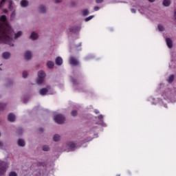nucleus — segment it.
Instances as JSON below:
<instances>
[{
	"instance_id": "1",
	"label": "nucleus",
	"mask_w": 176,
	"mask_h": 176,
	"mask_svg": "<svg viewBox=\"0 0 176 176\" xmlns=\"http://www.w3.org/2000/svg\"><path fill=\"white\" fill-rule=\"evenodd\" d=\"M13 35L14 31L9 25L0 22V43H6L10 46H14L13 44Z\"/></svg>"
},
{
	"instance_id": "2",
	"label": "nucleus",
	"mask_w": 176,
	"mask_h": 176,
	"mask_svg": "<svg viewBox=\"0 0 176 176\" xmlns=\"http://www.w3.org/2000/svg\"><path fill=\"white\" fill-rule=\"evenodd\" d=\"M38 79L36 80L37 85L41 86V85H43L45 83V78H46V74L43 71H39L38 72Z\"/></svg>"
},
{
	"instance_id": "3",
	"label": "nucleus",
	"mask_w": 176,
	"mask_h": 176,
	"mask_svg": "<svg viewBox=\"0 0 176 176\" xmlns=\"http://www.w3.org/2000/svg\"><path fill=\"white\" fill-rule=\"evenodd\" d=\"M54 120L58 124H63L65 122V117L61 114H58L54 116Z\"/></svg>"
},
{
	"instance_id": "4",
	"label": "nucleus",
	"mask_w": 176,
	"mask_h": 176,
	"mask_svg": "<svg viewBox=\"0 0 176 176\" xmlns=\"http://www.w3.org/2000/svg\"><path fill=\"white\" fill-rule=\"evenodd\" d=\"M8 168V165L6 163L2 162H0V176L5 175L6 174V169Z\"/></svg>"
},
{
	"instance_id": "5",
	"label": "nucleus",
	"mask_w": 176,
	"mask_h": 176,
	"mask_svg": "<svg viewBox=\"0 0 176 176\" xmlns=\"http://www.w3.org/2000/svg\"><path fill=\"white\" fill-rule=\"evenodd\" d=\"M69 64L70 65H74V66L79 65V60H78V59L74 56H72L69 58Z\"/></svg>"
},
{
	"instance_id": "6",
	"label": "nucleus",
	"mask_w": 176,
	"mask_h": 176,
	"mask_svg": "<svg viewBox=\"0 0 176 176\" xmlns=\"http://www.w3.org/2000/svg\"><path fill=\"white\" fill-rule=\"evenodd\" d=\"M49 90H50V86H47L45 88H42L40 89L39 94L41 96H46Z\"/></svg>"
},
{
	"instance_id": "7",
	"label": "nucleus",
	"mask_w": 176,
	"mask_h": 176,
	"mask_svg": "<svg viewBox=\"0 0 176 176\" xmlns=\"http://www.w3.org/2000/svg\"><path fill=\"white\" fill-rule=\"evenodd\" d=\"M67 146L70 151H75V148H76V144L74 142H69L67 143Z\"/></svg>"
},
{
	"instance_id": "8",
	"label": "nucleus",
	"mask_w": 176,
	"mask_h": 176,
	"mask_svg": "<svg viewBox=\"0 0 176 176\" xmlns=\"http://www.w3.org/2000/svg\"><path fill=\"white\" fill-rule=\"evenodd\" d=\"M32 58V54L30 51H26L25 53V59L26 60H31Z\"/></svg>"
},
{
	"instance_id": "9",
	"label": "nucleus",
	"mask_w": 176,
	"mask_h": 176,
	"mask_svg": "<svg viewBox=\"0 0 176 176\" xmlns=\"http://www.w3.org/2000/svg\"><path fill=\"white\" fill-rule=\"evenodd\" d=\"M8 122H14L16 120V116L13 113H9L8 116Z\"/></svg>"
},
{
	"instance_id": "10",
	"label": "nucleus",
	"mask_w": 176,
	"mask_h": 176,
	"mask_svg": "<svg viewBox=\"0 0 176 176\" xmlns=\"http://www.w3.org/2000/svg\"><path fill=\"white\" fill-rule=\"evenodd\" d=\"M166 45H167L168 47H169V49H172L173 48V41L171 40V38H166Z\"/></svg>"
},
{
	"instance_id": "11",
	"label": "nucleus",
	"mask_w": 176,
	"mask_h": 176,
	"mask_svg": "<svg viewBox=\"0 0 176 176\" xmlns=\"http://www.w3.org/2000/svg\"><path fill=\"white\" fill-rule=\"evenodd\" d=\"M55 64L56 65H63V58L58 56L55 60Z\"/></svg>"
},
{
	"instance_id": "12",
	"label": "nucleus",
	"mask_w": 176,
	"mask_h": 176,
	"mask_svg": "<svg viewBox=\"0 0 176 176\" xmlns=\"http://www.w3.org/2000/svg\"><path fill=\"white\" fill-rule=\"evenodd\" d=\"M2 58L4 60H8V58H10V52H3L2 54Z\"/></svg>"
},
{
	"instance_id": "13",
	"label": "nucleus",
	"mask_w": 176,
	"mask_h": 176,
	"mask_svg": "<svg viewBox=\"0 0 176 176\" xmlns=\"http://www.w3.org/2000/svg\"><path fill=\"white\" fill-rule=\"evenodd\" d=\"M47 68H50V69H52V68L54 67V62H53L52 60H49L47 63Z\"/></svg>"
},
{
	"instance_id": "14",
	"label": "nucleus",
	"mask_w": 176,
	"mask_h": 176,
	"mask_svg": "<svg viewBox=\"0 0 176 176\" xmlns=\"http://www.w3.org/2000/svg\"><path fill=\"white\" fill-rule=\"evenodd\" d=\"M18 145L19 146H25V142L23 139H19L18 140Z\"/></svg>"
},
{
	"instance_id": "15",
	"label": "nucleus",
	"mask_w": 176,
	"mask_h": 176,
	"mask_svg": "<svg viewBox=\"0 0 176 176\" xmlns=\"http://www.w3.org/2000/svg\"><path fill=\"white\" fill-rule=\"evenodd\" d=\"M38 36V34L33 32L30 35V39H32V41H35V39H36Z\"/></svg>"
},
{
	"instance_id": "16",
	"label": "nucleus",
	"mask_w": 176,
	"mask_h": 176,
	"mask_svg": "<svg viewBox=\"0 0 176 176\" xmlns=\"http://www.w3.org/2000/svg\"><path fill=\"white\" fill-rule=\"evenodd\" d=\"M28 5V1L27 0H22L21 1V6L22 8H27V6Z\"/></svg>"
},
{
	"instance_id": "17",
	"label": "nucleus",
	"mask_w": 176,
	"mask_h": 176,
	"mask_svg": "<svg viewBox=\"0 0 176 176\" xmlns=\"http://www.w3.org/2000/svg\"><path fill=\"white\" fill-rule=\"evenodd\" d=\"M38 12H41V13H45V12H46V7H45V6H40L38 8Z\"/></svg>"
},
{
	"instance_id": "18",
	"label": "nucleus",
	"mask_w": 176,
	"mask_h": 176,
	"mask_svg": "<svg viewBox=\"0 0 176 176\" xmlns=\"http://www.w3.org/2000/svg\"><path fill=\"white\" fill-rule=\"evenodd\" d=\"M171 1L170 0H164L163 5L164 6H170Z\"/></svg>"
},
{
	"instance_id": "19",
	"label": "nucleus",
	"mask_w": 176,
	"mask_h": 176,
	"mask_svg": "<svg viewBox=\"0 0 176 176\" xmlns=\"http://www.w3.org/2000/svg\"><path fill=\"white\" fill-rule=\"evenodd\" d=\"M8 19L6 18V15H2L0 17V21H2L3 23H6Z\"/></svg>"
},
{
	"instance_id": "20",
	"label": "nucleus",
	"mask_w": 176,
	"mask_h": 176,
	"mask_svg": "<svg viewBox=\"0 0 176 176\" xmlns=\"http://www.w3.org/2000/svg\"><path fill=\"white\" fill-rule=\"evenodd\" d=\"M53 140L54 141H55V142L60 141V135L58 134L54 135L53 137Z\"/></svg>"
},
{
	"instance_id": "21",
	"label": "nucleus",
	"mask_w": 176,
	"mask_h": 176,
	"mask_svg": "<svg viewBox=\"0 0 176 176\" xmlns=\"http://www.w3.org/2000/svg\"><path fill=\"white\" fill-rule=\"evenodd\" d=\"M168 83H173V82H174V75L172 74L169 76L168 79Z\"/></svg>"
},
{
	"instance_id": "22",
	"label": "nucleus",
	"mask_w": 176,
	"mask_h": 176,
	"mask_svg": "<svg viewBox=\"0 0 176 176\" xmlns=\"http://www.w3.org/2000/svg\"><path fill=\"white\" fill-rule=\"evenodd\" d=\"M5 108H6V104L0 103V112H1V111H4Z\"/></svg>"
},
{
	"instance_id": "23",
	"label": "nucleus",
	"mask_w": 176,
	"mask_h": 176,
	"mask_svg": "<svg viewBox=\"0 0 176 176\" xmlns=\"http://www.w3.org/2000/svg\"><path fill=\"white\" fill-rule=\"evenodd\" d=\"M22 32L21 31L18 32L16 34H14L15 39H17V38H20L22 35Z\"/></svg>"
},
{
	"instance_id": "24",
	"label": "nucleus",
	"mask_w": 176,
	"mask_h": 176,
	"mask_svg": "<svg viewBox=\"0 0 176 176\" xmlns=\"http://www.w3.org/2000/svg\"><path fill=\"white\" fill-rule=\"evenodd\" d=\"M49 149H50V148H49V146L45 145L43 146V151H44V152L49 151Z\"/></svg>"
},
{
	"instance_id": "25",
	"label": "nucleus",
	"mask_w": 176,
	"mask_h": 176,
	"mask_svg": "<svg viewBox=\"0 0 176 176\" xmlns=\"http://www.w3.org/2000/svg\"><path fill=\"white\" fill-rule=\"evenodd\" d=\"M78 29H79V28L75 27L74 28H70L69 31H70V32H76Z\"/></svg>"
},
{
	"instance_id": "26",
	"label": "nucleus",
	"mask_w": 176,
	"mask_h": 176,
	"mask_svg": "<svg viewBox=\"0 0 176 176\" xmlns=\"http://www.w3.org/2000/svg\"><path fill=\"white\" fill-rule=\"evenodd\" d=\"M12 5H13V1H10V2H9V6H8V9H9L10 10H12V9L13 8V6H12Z\"/></svg>"
},
{
	"instance_id": "27",
	"label": "nucleus",
	"mask_w": 176,
	"mask_h": 176,
	"mask_svg": "<svg viewBox=\"0 0 176 176\" xmlns=\"http://www.w3.org/2000/svg\"><path fill=\"white\" fill-rule=\"evenodd\" d=\"M93 17H94V15H91L88 17H87L85 19V21H90V20H91V19H93Z\"/></svg>"
},
{
	"instance_id": "28",
	"label": "nucleus",
	"mask_w": 176,
	"mask_h": 176,
	"mask_svg": "<svg viewBox=\"0 0 176 176\" xmlns=\"http://www.w3.org/2000/svg\"><path fill=\"white\" fill-rule=\"evenodd\" d=\"M71 115H72V116H76V115H78V111H76V110H73L71 112Z\"/></svg>"
},
{
	"instance_id": "29",
	"label": "nucleus",
	"mask_w": 176,
	"mask_h": 176,
	"mask_svg": "<svg viewBox=\"0 0 176 176\" xmlns=\"http://www.w3.org/2000/svg\"><path fill=\"white\" fill-rule=\"evenodd\" d=\"M82 14H83V16H87V14H89V10H84L83 11H82Z\"/></svg>"
},
{
	"instance_id": "30",
	"label": "nucleus",
	"mask_w": 176,
	"mask_h": 176,
	"mask_svg": "<svg viewBox=\"0 0 176 176\" xmlns=\"http://www.w3.org/2000/svg\"><path fill=\"white\" fill-rule=\"evenodd\" d=\"M158 30L159 31H164V28L162 25H158Z\"/></svg>"
},
{
	"instance_id": "31",
	"label": "nucleus",
	"mask_w": 176,
	"mask_h": 176,
	"mask_svg": "<svg viewBox=\"0 0 176 176\" xmlns=\"http://www.w3.org/2000/svg\"><path fill=\"white\" fill-rule=\"evenodd\" d=\"M8 176H17V173L14 171H12L9 173Z\"/></svg>"
},
{
	"instance_id": "32",
	"label": "nucleus",
	"mask_w": 176,
	"mask_h": 176,
	"mask_svg": "<svg viewBox=\"0 0 176 176\" xmlns=\"http://www.w3.org/2000/svg\"><path fill=\"white\" fill-rule=\"evenodd\" d=\"M36 166L38 167H41L42 166H45V163H43V162H37Z\"/></svg>"
},
{
	"instance_id": "33",
	"label": "nucleus",
	"mask_w": 176,
	"mask_h": 176,
	"mask_svg": "<svg viewBox=\"0 0 176 176\" xmlns=\"http://www.w3.org/2000/svg\"><path fill=\"white\" fill-rule=\"evenodd\" d=\"M23 78H27L28 76V73L27 72H23Z\"/></svg>"
},
{
	"instance_id": "34",
	"label": "nucleus",
	"mask_w": 176,
	"mask_h": 176,
	"mask_svg": "<svg viewBox=\"0 0 176 176\" xmlns=\"http://www.w3.org/2000/svg\"><path fill=\"white\" fill-rule=\"evenodd\" d=\"M5 2H6V0H2L0 2V8H2V6H3V5H5Z\"/></svg>"
},
{
	"instance_id": "35",
	"label": "nucleus",
	"mask_w": 176,
	"mask_h": 176,
	"mask_svg": "<svg viewBox=\"0 0 176 176\" xmlns=\"http://www.w3.org/2000/svg\"><path fill=\"white\" fill-rule=\"evenodd\" d=\"M98 119H99V120H102V119H104V116L102 115H99L98 116Z\"/></svg>"
},
{
	"instance_id": "36",
	"label": "nucleus",
	"mask_w": 176,
	"mask_h": 176,
	"mask_svg": "<svg viewBox=\"0 0 176 176\" xmlns=\"http://www.w3.org/2000/svg\"><path fill=\"white\" fill-rule=\"evenodd\" d=\"M96 3H102L104 2V0H96Z\"/></svg>"
},
{
	"instance_id": "37",
	"label": "nucleus",
	"mask_w": 176,
	"mask_h": 176,
	"mask_svg": "<svg viewBox=\"0 0 176 176\" xmlns=\"http://www.w3.org/2000/svg\"><path fill=\"white\" fill-rule=\"evenodd\" d=\"M72 82L74 83V85H76V79H75V78H72Z\"/></svg>"
},
{
	"instance_id": "38",
	"label": "nucleus",
	"mask_w": 176,
	"mask_h": 176,
	"mask_svg": "<svg viewBox=\"0 0 176 176\" xmlns=\"http://www.w3.org/2000/svg\"><path fill=\"white\" fill-rule=\"evenodd\" d=\"M94 10H95L96 12H97V10H100V7H98V6L94 7Z\"/></svg>"
},
{
	"instance_id": "39",
	"label": "nucleus",
	"mask_w": 176,
	"mask_h": 176,
	"mask_svg": "<svg viewBox=\"0 0 176 176\" xmlns=\"http://www.w3.org/2000/svg\"><path fill=\"white\" fill-rule=\"evenodd\" d=\"M131 11L132 13H135L137 12L134 8L131 9Z\"/></svg>"
},
{
	"instance_id": "40",
	"label": "nucleus",
	"mask_w": 176,
	"mask_h": 176,
	"mask_svg": "<svg viewBox=\"0 0 176 176\" xmlns=\"http://www.w3.org/2000/svg\"><path fill=\"white\" fill-rule=\"evenodd\" d=\"M18 131H19L20 134H21V133H23V129H21V128H19L18 129Z\"/></svg>"
},
{
	"instance_id": "41",
	"label": "nucleus",
	"mask_w": 176,
	"mask_h": 176,
	"mask_svg": "<svg viewBox=\"0 0 176 176\" xmlns=\"http://www.w3.org/2000/svg\"><path fill=\"white\" fill-rule=\"evenodd\" d=\"M61 2V0H55V3H60Z\"/></svg>"
},
{
	"instance_id": "42",
	"label": "nucleus",
	"mask_w": 176,
	"mask_h": 176,
	"mask_svg": "<svg viewBox=\"0 0 176 176\" xmlns=\"http://www.w3.org/2000/svg\"><path fill=\"white\" fill-rule=\"evenodd\" d=\"M15 15H16V13H14V12H13L11 14V17H14Z\"/></svg>"
},
{
	"instance_id": "43",
	"label": "nucleus",
	"mask_w": 176,
	"mask_h": 176,
	"mask_svg": "<svg viewBox=\"0 0 176 176\" xmlns=\"http://www.w3.org/2000/svg\"><path fill=\"white\" fill-rule=\"evenodd\" d=\"M94 112L96 115H98V113H100V111L98 110H95Z\"/></svg>"
},
{
	"instance_id": "44",
	"label": "nucleus",
	"mask_w": 176,
	"mask_h": 176,
	"mask_svg": "<svg viewBox=\"0 0 176 176\" xmlns=\"http://www.w3.org/2000/svg\"><path fill=\"white\" fill-rule=\"evenodd\" d=\"M39 131H40V133L43 132V128H40V129H39Z\"/></svg>"
},
{
	"instance_id": "45",
	"label": "nucleus",
	"mask_w": 176,
	"mask_h": 176,
	"mask_svg": "<svg viewBox=\"0 0 176 176\" xmlns=\"http://www.w3.org/2000/svg\"><path fill=\"white\" fill-rule=\"evenodd\" d=\"M3 13H8V10H7V9H4V10H3Z\"/></svg>"
},
{
	"instance_id": "46",
	"label": "nucleus",
	"mask_w": 176,
	"mask_h": 176,
	"mask_svg": "<svg viewBox=\"0 0 176 176\" xmlns=\"http://www.w3.org/2000/svg\"><path fill=\"white\" fill-rule=\"evenodd\" d=\"M149 2H155V0H148Z\"/></svg>"
},
{
	"instance_id": "47",
	"label": "nucleus",
	"mask_w": 176,
	"mask_h": 176,
	"mask_svg": "<svg viewBox=\"0 0 176 176\" xmlns=\"http://www.w3.org/2000/svg\"><path fill=\"white\" fill-rule=\"evenodd\" d=\"M0 145H1V142H0Z\"/></svg>"
}]
</instances>
